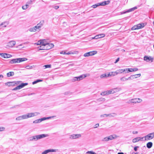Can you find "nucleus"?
Listing matches in <instances>:
<instances>
[{
	"label": "nucleus",
	"mask_w": 154,
	"mask_h": 154,
	"mask_svg": "<svg viewBox=\"0 0 154 154\" xmlns=\"http://www.w3.org/2000/svg\"><path fill=\"white\" fill-rule=\"evenodd\" d=\"M27 60L26 58H22L13 59L10 61L9 63L11 64L18 63Z\"/></svg>",
	"instance_id": "obj_1"
},
{
	"label": "nucleus",
	"mask_w": 154,
	"mask_h": 154,
	"mask_svg": "<svg viewBox=\"0 0 154 154\" xmlns=\"http://www.w3.org/2000/svg\"><path fill=\"white\" fill-rule=\"evenodd\" d=\"M40 113L39 112H35L28 113L26 115H24L25 116H26L25 117L26 119L29 118L37 116Z\"/></svg>",
	"instance_id": "obj_2"
},
{
	"label": "nucleus",
	"mask_w": 154,
	"mask_h": 154,
	"mask_svg": "<svg viewBox=\"0 0 154 154\" xmlns=\"http://www.w3.org/2000/svg\"><path fill=\"white\" fill-rule=\"evenodd\" d=\"M54 45L52 43H47L46 44V46H45L42 48L39 49V50H49L54 47Z\"/></svg>",
	"instance_id": "obj_3"
},
{
	"label": "nucleus",
	"mask_w": 154,
	"mask_h": 154,
	"mask_svg": "<svg viewBox=\"0 0 154 154\" xmlns=\"http://www.w3.org/2000/svg\"><path fill=\"white\" fill-rule=\"evenodd\" d=\"M144 24L140 23L137 25L134 26L131 29L132 30H134L135 29H141L144 27Z\"/></svg>",
	"instance_id": "obj_4"
},
{
	"label": "nucleus",
	"mask_w": 154,
	"mask_h": 154,
	"mask_svg": "<svg viewBox=\"0 0 154 154\" xmlns=\"http://www.w3.org/2000/svg\"><path fill=\"white\" fill-rule=\"evenodd\" d=\"M49 135L47 134H43L38 135H35V141H37L38 140L45 138L46 137H48Z\"/></svg>",
	"instance_id": "obj_5"
},
{
	"label": "nucleus",
	"mask_w": 154,
	"mask_h": 154,
	"mask_svg": "<svg viewBox=\"0 0 154 154\" xmlns=\"http://www.w3.org/2000/svg\"><path fill=\"white\" fill-rule=\"evenodd\" d=\"M142 101V100L140 98L132 99L130 100L128 103H140Z\"/></svg>",
	"instance_id": "obj_6"
},
{
	"label": "nucleus",
	"mask_w": 154,
	"mask_h": 154,
	"mask_svg": "<svg viewBox=\"0 0 154 154\" xmlns=\"http://www.w3.org/2000/svg\"><path fill=\"white\" fill-rule=\"evenodd\" d=\"M97 53V51H93L84 54L83 56L85 57H88L90 56H93L96 54Z\"/></svg>",
	"instance_id": "obj_7"
},
{
	"label": "nucleus",
	"mask_w": 154,
	"mask_h": 154,
	"mask_svg": "<svg viewBox=\"0 0 154 154\" xmlns=\"http://www.w3.org/2000/svg\"><path fill=\"white\" fill-rule=\"evenodd\" d=\"M144 137L145 140H148L153 139L154 137V132L148 134Z\"/></svg>",
	"instance_id": "obj_8"
},
{
	"label": "nucleus",
	"mask_w": 154,
	"mask_h": 154,
	"mask_svg": "<svg viewBox=\"0 0 154 154\" xmlns=\"http://www.w3.org/2000/svg\"><path fill=\"white\" fill-rule=\"evenodd\" d=\"M81 136V135L80 134H73L70 135L69 138L70 139H76L79 138Z\"/></svg>",
	"instance_id": "obj_9"
},
{
	"label": "nucleus",
	"mask_w": 154,
	"mask_h": 154,
	"mask_svg": "<svg viewBox=\"0 0 154 154\" xmlns=\"http://www.w3.org/2000/svg\"><path fill=\"white\" fill-rule=\"evenodd\" d=\"M16 44V42L14 41H11L7 43L6 48H9L13 47Z\"/></svg>",
	"instance_id": "obj_10"
},
{
	"label": "nucleus",
	"mask_w": 154,
	"mask_h": 154,
	"mask_svg": "<svg viewBox=\"0 0 154 154\" xmlns=\"http://www.w3.org/2000/svg\"><path fill=\"white\" fill-rule=\"evenodd\" d=\"M58 151V149H48L46 150H45L42 153V154H47L49 152H56Z\"/></svg>",
	"instance_id": "obj_11"
},
{
	"label": "nucleus",
	"mask_w": 154,
	"mask_h": 154,
	"mask_svg": "<svg viewBox=\"0 0 154 154\" xmlns=\"http://www.w3.org/2000/svg\"><path fill=\"white\" fill-rule=\"evenodd\" d=\"M107 137V140L108 141L110 140H112L113 139H115L117 138L118 136L115 135L113 134Z\"/></svg>",
	"instance_id": "obj_12"
},
{
	"label": "nucleus",
	"mask_w": 154,
	"mask_h": 154,
	"mask_svg": "<svg viewBox=\"0 0 154 154\" xmlns=\"http://www.w3.org/2000/svg\"><path fill=\"white\" fill-rule=\"evenodd\" d=\"M137 8L136 7H135L134 8H131L129 9L128 10H127V11H124V12L121 13V14H125L127 13H128L129 12H131L137 9Z\"/></svg>",
	"instance_id": "obj_13"
},
{
	"label": "nucleus",
	"mask_w": 154,
	"mask_h": 154,
	"mask_svg": "<svg viewBox=\"0 0 154 154\" xmlns=\"http://www.w3.org/2000/svg\"><path fill=\"white\" fill-rule=\"evenodd\" d=\"M105 34H101L96 35L93 38L95 39H97L98 38L103 37H105Z\"/></svg>",
	"instance_id": "obj_14"
},
{
	"label": "nucleus",
	"mask_w": 154,
	"mask_h": 154,
	"mask_svg": "<svg viewBox=\"0 0 154 154\" xmlns=\"http://www.w3.org/2000/svg\"><path fill=\"white\" fill-rule=\"evenodd\" d=\"M143 137H137L135 138H134L132 140V142L133 143H136L137 142L140 140H142L143 139Z\"/></svg>",
	"instance_id": "obj_15"
},
{
	"label": "nucleus",
	"mask_w": 154,
	"mask_h": 154,
	"mask_svg": "<svg viewBox=\"0 0 154 154\" xmlns=\"http://www.w3.org/2000/svg\"><path fill=\"white\" fill-rule=\"evenodd\" d=\"M41 42H42V43H41V45L38 47V48H41L42 46H44V47H45V46H46V45L47 43L46 42L45 40L44 39L41 40Z\"/></svg>",
	"instance_id": "obj_16"
},
{
	"label": "nucleus",
	"mask_w": 154,
	"mask_h": 154,
	"mask_svg": "<svg viewBox=\"0 0 154 154\" xmlns=\"http://www.w3.org/2000/svg\"><path fill=\"white\" fill-rule=\"evenodd\" d=\"M110 2V1L108 0L106 1H104L100 3H99L100 5L104 6L106 5L109 4Z\"/></svg>",
	"instance_id": "obj_17"
},
{
	"label": "nucleus",
	"mask_w": 154,
	"mask_h": 154,
	"mask_svg": "<svg viewBox=\"0 0 154 154\" xmlns=\"http://www.w3.org/2000/svg\"><path fill=\"white\" fill-rule=\"evenodd\" d=\"M24 115H22V116H18L16 118V119L17 120H20L22 119H26Z\"/></svg>",
	"instance_id": "obj_18"
},
{
	"label": "nucleus",
	"mask_w": 154,
	"mask_h": 154,
	"mask_svg": "<svg viewBox=\"0 0 154 154\" xmlns=\"http://www.w3.org/2000/svg\"><path fill=\"white\" fill-rule=\"evenodd\" d=\"M110 94V93L109 90L103 92L101 93L100 94L102 96H105Z\"/></svg>",
	"instance_id": "obj_19"
},
{
	"label": "nucleus",
	"mask_w": 154,
	"mask_h": 154,
	"mask_svg": "<svg viewBox=\"0 0 154 154\" xmlns=\"http://www.w3.org/2000/svg\"><path fill=\"white\" fill-rule=\"evenodd\" d=\"M45 23L44 21L43 20L41 21L37 25L38 26V27L40 29L41 27L43 26Z\"/></svg>",
	"instance_id": "obj_20"
},
{
	"label": "nucleus",
	"mask_w": 154,
	"mask_h": 154,
	"mask_svg": "<svg viewBox=\"0 0 154 154\" xmlns=\"http://www.w3.org/2000/svg\"><path fill=\"white\" fill-rule=\"evenodd\" d=\"M16 84L14 82H8L6 83L5 85H8L9 86H13L15 85V84Z\"/></svg>",
	"instance_id": "obj_21"
},
{
	"label": "nucleus",
	"mask_w": 154,
	"mask_h": 154,
	"mask_svg": "<svg viewBox=\"0 0 154 154\" xmlns=\"http://www.w3.org/2000/svg\"><path fill=\"white\" fill-rule=\"evenodd\" d=\"M35 136H31L29 137L28 139V140L29 141H35Z\"/></svg>",
	"instance_id": "obj_22"
},
{
	"label": "nucleus",
	"mask_w": 154,
	"mask_h": 154,
	"mask_svg": "<svg viewBox=\"0 0 154 154\" xmlns=\"http://www.w3.org/2000/svg\"><path fill=\"white\" fill-rule=\"evenodd\" d=\"M110 94H113L114 93H116L118 91L117 88H114L112 90H109Z\"/></svg>",
	"instance_id": "obj_23"
},
{
	"label": "nucleus",
	"mask_w": 154,
	"mask_h": 154,
	"mask_svg": "<svg viewBox=\"0 0 154 154\" xmlns=\"http://www.w3.org/2000/svg\"><path fill=\"white\" fill-rule=\"evenodd\" d=\"M116 75L115 72H109L107 75V77H109L110 76H114Z\"/></svg>",
	"instance_id": "obj_24"
},
{
	"label": "nucleus",
	"mask_w": 154,
	"mask_h": 154,
	"mask_svg": "<svg viewBox=\"0 0 154 154\" xmlns=\"http://www.w3.org/2000/svg\"><path fill=\"white\" fill-rule=\"evenodd\" d=\"M152 146V143L151 142H149L146 144V146L148 149H150L151 148Z\"/></svg>",
	"instance_id": "obj_25"
},
{
	"label": "nucleus",
	"mask_w": 154,
	"mask_h": 154,
	"mask_svg": "<svg viewBox=\"0 0 154 154\" xmlns=\"http://www.w3.org/2000/svg\"><path fill=\"white\" fill-rule=\"evenodd\" d=\"M14 75V73L13 72H9L7 74V76L8 77L13 76Z\"/></svg>",
	"instance_id": "obj_26"
},
{
	"label": "nucleus",
	"mask_w": 154,
	"mask_h": 154,
	"mask_svg": "<svg viewBox=\"0 0 154 154\" xmlns=\"http://www.w3.org/2000/svg\"><path fill=\"white\" fill-rule=\"evenodd\" d=\"M8 24V22H5L2 23L1 24H0V27L2 25H4L3 26L4 27H6Z\"/></svg>",
	"instance_id": "obj_27"
},
{
	"label": "nucleus",
	"mask_w": 154,
	"mask_h": 154,
	"mask_svg": "<svg viewBox=\"0 0 154 154\" xmlns=\"http://www.w3.org/2000/svg\"><path fill=\"white\" fill-rule=\"evenodd\" d=\"M144 60L147 62H148L151 60V59H150L149 57L147 56H145L144 57Z\"/></svg>",
	"instance_id": "obj_28"
},
{
	"label": "nucleus",
	"mask_w": 154,
	"mask_h": 154,
	"mask_svg": "<svg viewBox=\"0 0 154 154\" xmlns=\"http://www.w3.org/2000/svg\"><path fill=\"white\" fill-rule=\"evenodd\" d=\"M116 75H117L119 73H122L123 72V71L122 69H119L116 70V72H115Z\"/></svg>",
	"instance_id": "obj_29"
},
{
	"label": "nucleus",
	"mask_w": 154,
	"mask_h": 154,
	"mask_svg": "<svg viewBox=\"0 0 154 154\" xmlns=\"http://www.w3.org/2000/svg\"><path fill=\"white\" fill-rule=\"evenodd\" d=\"M87 74H82L81 75H80L79 76L80 80H82V79H83L86 77H87Z\"/></svg>",
	"instance_id": "obj_30"
},
{
	"label": "nucleus",
	"mask_w": 154,
	"mask_h": 154,
	"mask_svg": "<svg viewBox=\"0 0 154 154\" xmlns=\"http://www.w3.org/2000/svg\"><path fill=\"white\" fill-rule=\"evenodd\" d=\"M29 31L30 32H35L37 31L36 28H35V27L34 26L33 27L30 28L29 29Z\"/></svg>",
	"instance_id": "obj_31"
},
{
	"label": "nucleus",
	"mask_w": 154,
	"mask_h": 154,
	"mask_svg": "<svg viewBox=\"0 0 154 154\" xmlns=\"http://www.w3.org/2000/svg\"><path fill=\"white\" fill-rule=\"evenodd\" d=\"M29 7V5L26 3V5L22 6V8L23 10H26Z\"/></svg>",
	"instance_id": "obj_32"
},
{
	"label": "nucleus",
	"mask_w": 154,
	"mask_h": 154,
	"mask_svg": "<svg viewBox=\"0 0 154 154\" xmlns=\"http://www.w3.org/2000/svg\"><path fill=\"white\" fill-rule=\"evenodd\" d=\"M141 75L140 74H136L134 75H132L133 78V79L137 78L138 77H139Z\"/></svg>",
	"instance_id": "obj_33"
},
{
	"label": "nucleus",
	"mask_w": 154,
	"mask_h": 154,
	"mask_svg": "<svg viewBox=\"0 0 154 154\" xmlns=\"http://www.w3.org/2000/svg\"><path fill=\"white\" fill-rule=\"evenodd\" d=\"M21 88L20 85L17 86L15 88H14L13 89V90H19Z\"/></svg>",
	"instance_id": "obj_34"
},
{
	"label": "nucleus",
	"mask_w": 154,
	"mask_h": 154,
	"mask_svg": "<svg viewBox=\"0 0 154 154\" xmlns=\"http://www.w3.org/2000/svg\"><path fill=\"white\" fill-rule=\"evenodd\" d=\"M97 100L99 102H104L105 101V99L103 98H100L98 99Z\"/></svg>",
	"instance_id": "obj_35"
},
{
	"label": "nucleus",
	"mask_w": 154,
	"mask_h": 154,
	"mask_svg": "<svg viewBox=\"0 0 154 154\" xmlns=\"http://www.w3.org/2000/svg\"><path fill=\"white\" fill-rule=\"evenodd\" d=\"M41 122V120L40 119H37L33 121V123H39Z\"/></svg>",
	"instance_id": "obj_36"
},
{
	"label": "nucleus",
	"mask_w": 154,
	"mask_h": 154,
	"mask_svg": "<svg viewBox=\"0 0 154 154\" xmlns=\"http://www.w3.org/2000/svg\"><path fill=\"white\" fill-rule=\"evenodd\" d=\"M42 80H40V79H38L36 80V81H34L32 82L33 84H35L38 82H42Z\"/></svg>",
	"instance_id": "obj_37"
},
{
	"label": "nucleus",
	"mask_w": 154,
	"mask_h": 154,
	"mask_svg": "<svg viewBox=\"0 0 154 154\" xmlns=\"http://www.w3.org/2000/svg\"><path fill=\"white\" fill-rule=\"evenodd\" d=\"M28 83H23L21 84L20 85L21 88H23L25 86L28 85Z\"/></svg>",
	"instance_id": "obj_38"
},
{
	"label": "nucleus",
	"mask_w": 154,
	"mask_h": 154,
	"mask_svg": "<svg viewBox=\"0 0 154 154\" xmlns=\"http://www.w3.org/2000/svg\"><path fill=\"white\" fill-rule=\"evenodd\" d=\"M120 80L122 82H125L127 81V78L124 77H123L120 78Z\"/></svg>",
	"instance_id": "obj_39"
},
{
	"label": "nucleus",
	"mask_w": 154,
	"mask_h": 154,
	"mask_svg": "<svg viewBox=\"0 0 154 154\" xmlns=\"http://www.w3.org/2000/svg\"><path fill=\"white\" fill-rule=\"evenodd\" d=\"M35 0H30L29 1H28L26 3L28 5L29 4H32V2H34Z\"/></svg>",
	"instance_id": "obj_40"
},
{
	"label": "nucleus",
	"mask_w": 154,
	"mask_h": 154,
	"mask_svg": "<svg viewBox=\"0 0 154 154\" xmlns=\"http://www.w3.org/2000/svg\"><path fill=\"white\" fill-rule=\"evenodd\" d=\"M51 67V65H46L43 66V67H45V69L47 68H50Z\"/></svg>",
	"instance_id": "obj_41"
},
{
	"label": "nucleus",
	"mask_w": 154,
	"mask_h": 154,
	"mask_svg": "<svg viewBox=\"0 0 154 154\" xmlns=\"http://www.w3.org/2000/svg\"><path fill=\"white\" fill-rule=\"evenodd\" d=\"M123 71V72H125V73H128L129 72V69L128 68H127L124 69H122Z\"/></svg>",
	"instance_id": "obj_42"
},
{
	"label": "nucleus",
	"mask_w": 154,
	"mask_h": 154,
	"mask_svg": "<svg viewBox=\"0 0 154 154\" xmlns=\"http://www.w3.org/2000/svg\"><path fill=\"white\" fill-rule=\"evenodd\" d=\"M100 6V5L99 3H98L95 4L93 5L92 6V7L93 8H96L97 7H98V6Z\"/></svg>",
	"instance_id": "obj_43"
},
{
	"label": "nucleus",
	"mask_w": 154,
	"mask_h": 154,
	"mask_svg": "<svg viewBox=\"0 0 154 154\" xmlns=\"http://www.w3.org/2000/svg\"><path fill=\"white\" fill-rule=\"evenodd\" d=\"M107 76V75L106 74H103L100 76V78H103L106 77Z\"/></svg>",
	"instance_id": "obj_44"
},
{
	"label": "nucleus",
	"mask_w": 154,
	"mask_h": 154,
	"mask_svg": "<svg viewBox=\"0 0 154 154\" xmlns=\"http://www.w3.org/2000/svg\"><path fill=\"white\" fill-rule=\"evenodd\" d=\"M1 56L4 58H6V53H2Z\"/></svg>",
	"instance_id": "obj_45"
},
{
	"label": "nucleus",
	"mask_w": 154,
	"mask_h": 154,
	"mask_svg": "<svg viewBox=\"0 0 154 154\" xmlns=\"http://www.w3.org/2000/svg\"><path fill=\"white\" fill-rule=\"evenodd\" d=\"M5 129V128L3 127H0V131H4Z\"/></svg>",
	"instance_id": "obj_46"
},
{
	"label": "nucleus",
	"mask_w": 154,
	"mask_h": 154,
	"mask_svg": "<svg viewBox=\"0 0 154 154\" xmlns=\"http://www.w3.org/2000/svg\"><path fill=\"white\" fill-rule=\"evenodd\" d=\"M133 77V76H132V75H131L130 77H128V78H127V80H132V79H134Z\"/></svg>",
	"instance_id": "obj_47"
},
{
	"label": "nucleus",
	"mask_w": 154,
	"mask_h": 154,
	"mask_svg": "<svg viewBox=\"0 0 154 154\" xmlns=\"http://www.w3.org/2000/svg\"><path fill=\"white\" fill-rule=\"evenodd\" d=\"M6 58H10L11 57H12V55L10 54H9L6 53Z\"/></svg>",
	"instance_id": "obj_48"
},
{
	"label": "nucleus",
	"mask_w": 154,
	"mask_h": 154,
	"mask_svg": "<svg viewBox=\"0 0 154 154\" xmlns=\"http://www.w3.org/2000/svg\"><path fill=\"white\" fill-rule=\"evenodd\" d=\"M42 42H41V40L38 41L37 43H35V44L37 45H41Z\"/></svg>",
	"instance_id": "obj_49"
},
{
	"label": "nucleus",
	"mask_w": 154,
	"mask_h": 154,
	"mask_svg": "<svg viewBox=\"0 0 154 154\" xmlns=\"http://www.w3.org/2000/svg\"><path fill=\"white\" fill-rule=\"evenodd\" d=\"M25 68L27 69H31L32 68V66L29 65H28L26 66Z\"/></svg>",
	"instance_id": "obj_50"
},
{
	"label": "nucleus",
	"mask_w": 154,
	"mask_h": 154,
	"mask_svg": "<svg viewBox=\"0 0 154 154\" xmlns=\"http://www.w3.org/2000/svg\"><path fill=\"white\" fill-rule=\"evenodd\" d=\"M102 141H107V137H104L102 140Z\"/></svg>",
	"instance_id": "obj_51"
},
{
	"label": "nucleus",
	"mask_w": 154,
	"mask_h": 154,
	"mask_svg": "<svg viewBox=\"0 0 154 154\" xmlns=\"http://www.w3.org/2000/svg\"><path fill=\"white\" fill-rule=\"evenodd\" d=\"M55 117V116H50L47 117H46V119H49L51 118H53L54 117Z\"/></svg>",
	"instance_id": "obj_52"
},
{
	"label": "nucleus",
	"mask_w": 154,
	"mask_h": 154,
	"mask_svg": "<svg viewBox=\"0 0 154 154\" xmlns=\"http://www.w3.org/2000/svg\"><path fill=\"white\" fill-rule=\"evenodd\" d=\"M94 152L92 151H88L86 152L87 154H93Z\"/></svg>",
	"instance_id": "obj_53"
},
{
	"label": "nucleus",
	"mask_w": 154,
	"mask_h": 154,
	"mask_svg": "<svg viewBox=\"0 0 154 154\" xmlns=\"http://www.w3.org/2000/svg\"><path fill=\"white\" fill-rule=\"evenodd\" d=\"M35 28H36V29L37 31H40L41 29L39 28V27H38V26H37V25L36 26H35Z\"/></svg>",
	"instance_id": "obj_54"
},
{
	"label": "nucleus",
	"mask_w": 154,
	"mask_h": 154,
	"mask_svg": "<svg viewBox=\"0 0 154 154\" xmlns=\"http://www.w3.org/2000/svg\"><path fill=\"white\" fill-rule=\"evenodd\" d=\"M138 70V68H134L133 69V70H132V71H133V72L136 71Z\"/></svg>",
	"instance_id": "obj_55"
},
{
	"label": "nucleus",
	"mask_w": 154,
	"mask_h": 154,
	"mask_svg": "<svg viewBox=\"0 0 154 154\" xmlns=\"http://www.w3.org/2000/svg\"><path fill=\"white\" fill-rule=\"evenodd\" d=\"M119 60V58H118L116 60V61L114 63H117Z\"/></svg>",
	"instance_id": "obj_56"
},
{
	"label": "nucleus",
	"mask_w": 154,
	"mask_h": 154,
	"mask_svg": "<svg viewBox=\"0 0 154 154\" xmlns=\"http://www.w3.org/2000/svg\"><path fill=\"white\" fill-rule=\"evenodd\" d=\"M139 147L138 146H135L134 148V150L135 151H136L137 150V148Z\"/></svg>",
	"instance_id": "obj_57"
},
{
	"label": "nucleus",
	"mask_w": 154,
	"mask_h": 154,
	"mask_svg": "<svg viewBox=\"0 0 154 154\" xmlns=\"http://www.w3.org/2000/svg\"><path fill=\"white\" fill-rule=\"evenodd\" d=\"M61 54H66V53L64 51H62L60 52Z\"/></svg>",
	"instance_id": "obj_58"
},
{
	"label": "nucleus",
	"mask_w": 154,
	"mask_h": 154,
	"mask_svg": "<svg viewBox=\"0 0 154 154\" xmlns=\"http://www.w3.org/2000/svg\"><path fill=\"white\" fill-rule=\"evenodd\" d=\"M76 77H74L72 79V81L73 82H75V81H77V80H76Z\"/></svg>",
	"instance_id": "obj_59"
},
{
	"label": "nucleus",
	"mask_w": 154,
	"mask_h": 154,
	"mask_svg": "<svg viewBox=\"0 0 154 154\" xmlns=\"http://www.w3.org/2000/svg\"><path fill=\"white\" fill-rule=\"evenodd\" d=\"M95 127H94V128H97L99 126V124H97L95 125Z\"/></svg>",
	"instance_id": "obj_60"
},
{
	"label": "nucleus",
	"mask_w": 154,
	"mask_h": 154,
	"mask_svg": "<svg viewBox=\"0 0 154 154\" xmlns=\"http://www.w3.org/2000/svg\"><path fill=\"white\" fill-rule=\"evenodd\" d=\"M41 122L42 121L45 120L46 119V117H44L41 119H40Z\"/></svg>",
	"instance_id": "obj_61"
},
{
	"label": "nucleus",
	"mask_w": 154,
	"mask_h": 154,
	"mask_svg": "<svg viewBox=\"0 0 154 154\" xmlns=\"http://www.w3.org/2000/svg\"><path fill=\"white\" fill-rule=\"evenodd\" d=\"M76 79L77 80V81H79L81 80L79 76H78V77H76Z\"/></svg>",
	"instance_id": "obj_62"
},
{
	"label": "nucleus",
	"mask_w": 154,
	"mask_h": 154,
	"mask_svg": "<svg viewBox=\"0 0 154 154\" xmlns=\"http://www.w3.org/2000/svg\"><path fill=\"white\" fill-rule=\"evenodd\" d=\"M54 8L55 9H58L59 8V6H55L54 7Z\"/></svg>",
	"instance_id": "obj_63"
},
{
	"label": "nucleus",
	"mask_w": 154,
	"mask_h": 154,
	"mask_svg": "<svg viewBox=\"0 0 154 154\" xmlns=\"http://www.w3.org/2000/svg\"><path fill=\"white\" fill-rule=\"evenodd\" d=\"M129 70V72H132L133 71H132V70H133V69L132 68H128Z\"/></svg>",
	"instance_id": "obj_64"
}]
</instances>
